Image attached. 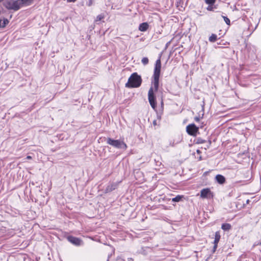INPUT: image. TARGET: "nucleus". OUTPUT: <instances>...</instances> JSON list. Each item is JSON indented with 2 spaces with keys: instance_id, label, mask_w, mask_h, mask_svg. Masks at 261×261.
<instances>
[{
  "instance_id": "obj_1",
  "label": "nucleus",
  "mask_w": 261,
  "mask_h": 261,
  "mask_svg": "<svg viewBox=\"0 0 261 261\" xmlns=\"http://www.w3.org/2000/svg\"><path fill=\"white\" fill-rule=\"evenodd\" d=\"M31 0H7L4 6L8 10L17 11Z\"/></svg>"
},
{
  "instance_id": "obj_2",
  "label": "nucleus",
  "mask_w": 261,
  "mask_h": 261,
  "mask_svg": "<svg viewBox=\"0 0 261 261\" xmlns=\"http://www.w3.org/2000/svg\"><path fill=\"white\" fill-rule=\"evenodd\" d=\"M161 62L160 59L156 61L152 80V85L153 86L154 91H156L159 88V77L161 73Z\"/></svg>"
},
{
  "instance_id": "obj_3",
  "label": "nucleus",
  "mask_w": 261,
  "mask_h": 261,
  "mask_svg": "<svg viewBox=\"0 0 261 261\" xmlns=\"http://www.w3.org/2000/svg\"><path fill=\"white\" fill-rule=\"evenodd\" d=\"M142 78L137 72H134L131 74L128 80V82L125 84V87L129 88H138L142 84Z\"/></svg>"
},
{
  "instance_id": "obj_4",
  "label": "nucleus",
  "mask_w": 261,
  "mask_h": 261,
  "mask_svg": "<svg viewBox=\"0 0 261 261\" xmlns=\"http://www.w3.org/2000/svg\"><path fill=\"white\" fill-rule=\"evenodd\" d=\"M107 144L118 149L126 150L127 148V145L123 141L119 140H114L108 138L107 140Z\"/></svg>"
},
{
  "instance_id": "obj_5",
  "label": "nucleus",
  "mask_w": 261,
  "mask_h": 261,
  "mask_svg": "<svg viewBox=\"0 0 261 261\" xmlns=\"http://www.w3.org/2000/svg\"><path fill=\"white\" fill-rule=\"evenodd\" d=\"M214 197L213 193L209 188H204L200 191V197L204 199H211Z\"/></svg>"
},
{
  "instance_id": "obj_6",
  "label": "nucleus",
  "mask_w": 261,
  "mask_h": 261,
  "mask_svg": "<svg viewBox=\"0 0 261 261\" xmlns=\"http://www.w3.org/2000/svg\"><path fill=\"white\" fill-rule=\"evenodd\" d=\"M148 100L151 106L154 109L156 106L155 97L154 94L153 88L152 87L148 91Z\"/></svg>"
},
{
  "instance_id": "obj_7",
  "label": "nucleus",
  "mask_w": 261,
  "mask_h": 261,
  "mask_svg": "<svg viewBox=\"0 0 261 261\" xmlns=\"http://www.w3.org/2000/svg\"><path fill=\"white\" fill-rule=\"evenodd\" d=\"M186 129L189 135L195 136L198 131V127L194 124H191L187 126Z\"/></svg>"
},
{
  "instance_id": "obj_8",
  "label": "nucleus",
  "mask_w": 261,
  "mask_h": 261,
  "mask_svg": "<svg viewBox=\"0 0 261 261\" xmlns=\"http://www.w3.org/2000/svg\"><path fill=\"white\" fill-rule=\"evenodd\" d=\"M67 239L69 242L76 246H80L82 243V241L80 238L72 236H68Z\"/></svg>"
},
{
  "instance_id": "obj_9",
  "label": "nucleus",
  "mask_w": 261,
  "mask_h": 261,
  "mask_svg": "<svg viewBox=\"0 0 261 261\" xmlns=\"http://www.w3.org/2000/svg\"><path fill=\"white\" fill-rule=\"evenodd\" d=\"M221 236L220 232L219 231H216L215 234V240L214 241V247L213 249V252H215L217 248L218 244L220 240Z\"/></svg>"
},
{
  "instance_id": "obj_10",
  "label": "nucleus",
  "mask_w": 261,
  "mask_h": 261,
  "mask_svg": "<svg viewBox=\"0 0 261 261\" xmlns=\"http://www.w3.org/2000/svg\"><path fill=\"white\" fill-rule=\"evenodd\" d=\"M215 178L217 181L220 184H223L226 181L224 176L220 174L217 175Z\"/></svg>"
},
{
  "instance_id": "obj_11",
  "label": "nucleus",
  "mask_w": 261,
  "mask_h": 261,
  "mask_svg": "<svg viewBox=\"0 0 261 261\" xmlns=\"http://www.w3.org/2000/svg\"><path fill=\"white\" fill-rule=\"evenodd\" d=\"M148 24L147 22H143L140 24L139 30L140 31L144 32L146 31L148 28Z\"/></svg>"
},
{
  "instance_id": "obj_12",
  "label": "nucleus",
  "mask_w": 261,
  "mask_h": 261,
  "mask_svg": "<svg viewBox=\"0 0 261 261\" xmlns=\"http://www.w3.org/2000/svg\"><path fill=\"white\" fill-rule=\"evenodd\" d=\"M221 228L224 231L229 230L231 228V225L229 223H223L222 224Z\"/></svg>"
},
{
  "instance_id": "obj_13",
  "label": "nucleus",
  "mask_w": 261,
  "mask_h": 261,
  "mask_svg": "<svg viewBox=\"0 0 261 261\" xmlns=\"http://www.w3.org/2000/svg\"><path fill=\"white\" fill-rule=\"evenodd\" d=\"M156 116H157L158 120L154 119H153L151 117L148 118L149 120H152V123L154 126H155V125H157L159 124V122L161 118L160 115H157Z\"/></svg>"
},
{
  "instance_id": "obj_14",
  "label": "nucleus",
  "mask_w": 261,
  "mask_h": 261,
  "mask_svg": "<svg viewBox=\"0 0 261 261\" xmlns=\"http://www.w3.org/2000/svg\"><path fill=\"white\" fill-rule=\"evenodd\" d=\"M8 23L9 21L7 19H0V28H5Z\"/></svg>"
},
{
  "instance_id": "obj_15",
  "label": "nucleus",
  "mask_w": 261,
  "mask_h": 261,
  "mask_svg": "<svg viewBox=\"0 0 261 261\" xmlns=\"http://www.w3.org/2000/svg\"><path fill=\"white\" fill-rule=\"evenodd\" d=\"M184 198L183 195H177L175 197L172 199L173 202H179Z\"/></svg>"
},
{
  "instance_id": "obj_16",
  "label": "nucleus",
  "mask_w": 261,
  "mask_h": 261,
  "mask_svg": "<svg viewBox=\"0 0 261 261\" xmlns=\"http://www.w3.org/2000/svg\"><path fill=\"white\" fill-rule=\"evenodd\" d=\"M217 39V36L216 34H213L209 38V41L212 42H215Z\"/></svg>"
},
{
  "instance_id": "obj_17",
  "label": "nucleus",
  "mask_w": 261,
  "mask_h": 261,
  "mask_svg": "<svg viewBox=\"0 0 261 261\" xmlns=\"http://www.w3.org/2000/svg\"><path fill=\"white\" fill-rule=\"evenodd\" d=\"M196 152L199 155L197 157L198 161H201L202 160V156L201 155V151L199 149H197Z\"/></svg>"
},
{
  "instance_id": "obj_18",
  "label": "nucleus",
  "mask_w": 261,
  "mask_h": 261,
  "mask_svg": "<svg viewBox=\"0 0 261 261\" xmlns=\"http://www.w3.org/2000/svg\"><path fill=\"white\" fill-rule=\"evenodd\" d=\"M149 60L146 57H144L142 59V63L144 65H147L148 63Z\"/></svg>"
},
{
  "instance_id": "obj_19",
  "label": "nucleus",
  "mask_w": 261,
  "mask_h": 261,
  "mask_svg": "<svg viewBox=\"0 0 261 261\" xmlns=\"http://www.w3.org/2000/svg\"><path fill=\"white\" fill-rule=\"evenodd\" d=\"M103 18H104V15H103V14H100V15H98L96 17V18L95 21H100V20H101V19H102Z\"/></svg>"
},
{
  "instance_id": "obj_20",
  "label": "nucleus",
  "mask_w": 261,
  "mask_h": 261,
  "mask_svg": "<svg viewBox=\"0 0 261 261\" xmlns=\"http://www.w3.org/2000/svg\"><path fill=\"white\" fill-rule=\"evenodd\" d=\"M203 115H202L201 117H200V116H199L198 117H197V116L195 117L194 118L195 121L197 122H200V120H201L203 118Z\"/></svg>"
},
{
  "instance_id": "obj_21",
  "label": "nucleus",
  "mask_w": 261,
  "mask_h": 261,
  "mask_svg": "<svg viewBox=\"0 0 261 261\" xmlns=\"http://www.w3.org/2000/svg\"><path fill=\"white\" fill-rule=\"evenodd\" d=\"M223 17L224 18V20L225 22L226 23V24H228V25H229L230 23V21L229 19V18H227L226 16H223Z\"/></svg>"
},
{
  "instance_id": "obj_22",
  "label": "nucleus",
  "mask_w": 261,
  "mask_h": 261,
  "mask_svg": "<svg viewBox=\"0 0 261 261\" xmlns=\"http://www.w3.org/2000/svg\"><path fill=\"white\" fill-rule=\"evenodd\" d=\"M216 0H205L206 4L209 5H213L215 3Z\"/></svg>"
},
{
  "instance_id": "obj_23",
  "label": "nucleus",
  "mask_w": 261,
  "mask_h": 261,
  "mask_svg": "<svg viewBox=\"0 0 261 261\" xmlns=\"http://www.w3.org/2000/svg\"><path fill=\"white\" fill-rule=\"evenodd\" d=\"M93 0H89L88 2L87 3V5L90 7L93 5Z\"/></svg>"
},
{
  "instance_id": "obj_24",
  "label": "nucleus",
  "mask_w": 261,
  "mask_h": 261,
  "mask_svg": "<svg viewBox=\"0 0 261 261\" xmlns=\"http://www.w3.org/2000/svg\"><path fill=\"white\" fill-rule=\"evenodd\" d=\"M206 142L205 140H202V139H198L197 141L198 143H204Z\"/></svg>"
},
{
  "instance_id": "obj_25",
  "label": "nucleus",
  "mask_w": 261,
  "mask_h": 261,
  "mask_svg": "<svg viewBox=\"0 0 261 261\" xmlns=\"http://www.w3.org/2000/svg\"><path fill=\"white\" fill-rule=\"evenodd\" d=\"M115 186L112 185V188H111V189H110V191H112V190H115Z\"/></svg>"
},
{
  "instance_id": "obj_26",
  "label": "nucleus",
  "mask_w": 261,
  "mask_h": 261,
  "mask_svg": "<svg viewBox=\"0 0 261 261\" xmlns=\"http://www.w3.org/2000/svg\"><path fill=\"white\" fill-rule=\"evenodd\" d=\"M211 144V141H210V142H209V144L207 146V147H204L205 150H206V149H207V148H209V147H210V146Z\"/></svg>"
},
{
  "instance_id": "obj_27",
  "label": "nucleus",
  "mask_w": 261,
  "mask_h": 261,
  "mask_svg": "<svg viewBox=\"0 0 261 261\" xmlns=\"http://www.w3.org/2000/svg\"><path fill=\"white\" fill-rule=\"evenodd\" d=\"M28 160H31L32 159V157L30 155H28L26 158Z\"/></svg>"
},
{
  "instance_id": "obj_28",
  "label": "nucleus",
  "mask_w": 261,
  "mask_h": 261,
  "mask_svg": "<svg viewBox=\"0 0 261 261\" xmlns=\"http://www.w3.org/2000/svg\"><path fill=\"white\" fill-rule=\"evenodd\" d=\"M76 0H67V1L68 2H75Z\"/></svg>"
},
{
  "instance_id": "obj_29",
  "label": "nucleus",
  "mask_w": 261,
  "mask_h": 261,
  "mask_svg": "<svg viewBox=\"0 0 261 261\" xmlns=\"http://www.w3.org/2000/svg\"><path fill=\"white\" fill-rule=\"evenodd\" d=\"M109 190V187L107 188V191Z\"/></svg>"
}]
</instances>
